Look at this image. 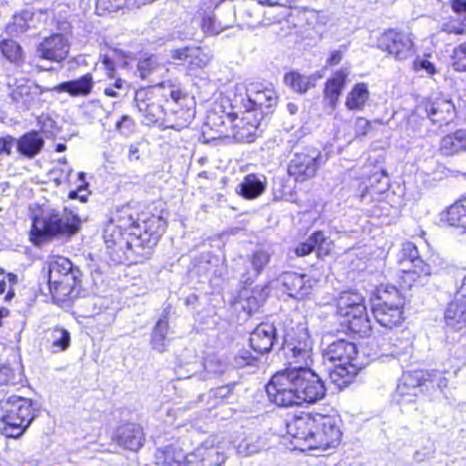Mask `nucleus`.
Segmentation results:
<instances>
[{"instance_id":"55","label":"nucleus","mask_w":466,"mask_h":466,"mask_svg":"<svg viewBox=\"0 0 466 466\" xmlns=\"http://www.w3.org/2000/svg\"><path fill=\"white\" fill-rule=\"evenodd\" d=\"M15 138L11 136L0 137V154L10 155L14 146Z\"/></svg>"},{"instance_id":"22","label":"nucleus","mask_w":466,"mask_h":466,"mask_svg":"<svg viewBox=\"0 0 466 466\" xmlns=\"http://www.w3.org/2000/svg\"><path fill=\"white\" fill-rule=\"evenodd\" d=\"M445 323L453 329H461L466 325V303L455 297L444 313Z\"/></svg>"},{"instance_id":"56","label":"nucleus","mask_w":466,"mask_h":466,"mask_svg":"<svg viewBox=\"0 0 466 466\" xmlns=\"http://www.w3.org/2000/svg\"><path fill=\"white\" fill-rule=\"evenodd\" d=\"M132 120L127 116H123L120 120L116 123V128L123 134L130 131Z\"/></svg>"},{"instance_id":"54","label":"nucleus","mask_w":466,"mask_h":466,"mask_svg":"<svg viewBox=\"0 0 466 466\" xmlns=\"http://www.w3.org/2000/svg\"><path fill=\"white\" fill-rule=\"evenodd\" d=\"M354 127L358 136H365L370 127V124L366 118L358 117L355 121Z\"/></svg>"},{"instance_id":"42","label":"nucleus","mask_w":466,"mask_h":466,"mask_svg":"<svg viewBox=\"0 0 466 466\" xmlns=\"http://www.w3.org/2000/svg\"><path fill=\"white\" fill-rule=\"evenodd\" d=\"M104 239L108 248L120 244L123 241L121 228L110 222L104 229Z\"/></svg>"},{"instance_id":"31","label":"nucleus","mask_w":466,"mask_h":466,"mask_svg":"<svg viewBox=\"0 0 466 466\" xmlns=\"http://www.w3.org/2000/svg\"><path fill=\"white\" fill-rule=\"evenodd\" d=\"M426 370L409 371L403 374L402 382L398 386L400 394L404 395L406 389L416 390V388L426 386Z\"/></svg>"},{"instance_id":"18","label":"nucleus","mask_w":466,"mask_h":466,"mask_svg":"<svg viewBox=\"0 0 466 466\" xmlns=\"http://www.w3.org/2000/svg\"><path fill=\"white\" fill-rule=\"evenodd\" d=\"M189 456L198 460L202 466H221L226 461L225 454L215 447L213 438L206 440Z\"/></svg>"},{"instance_id":"62","label":"nucleus","mask_w":466,"mask_h":466,"mask_svg":"<svg viewBox=\"0 0 466 466\" xmlns=\"http://www.w3.org/2000/svg\"><path fill=\"white\" fill-rule=\"evenodd\" d=\"M342 59V52L339 50H335L331 53L330 57L328 60L329 66L338 65Z\"/></svg>"},{"instance_id":"57","label":"nucleus","mask_w":466,"mask_h":466,"mask_svg":"<svg viewBox=\"0 0 466 466\" xmlns=\"http://www.w3.org/2000/svg\"><path fill=\"white\" fill-rule=\"evenodd\" d=\"M22 16V12L14 16V26L20 32H25L32 27L30 20L19 19Z\"/></svg>"},{"instance_id":"21","label":"nucleus","mask_w":466,"mask_h":466,"mask_svg":"<svg viewBox=\"0 0 466 466\" xmlns=\"http://www.w3.org/2000/svg\"><path fill=\"white\" fill-rule=\"evenodd\" d=\"M189 462L191 460L179 448L167 446L157 450L156 453V463L158 466H186Z\"/></svg>"},{"instance_id":"7","label":"nucleus","mask_w":466,"mask_h":466,"mask_svg":"<svg viewBox=\"0 0 466 466\" xmlns=\"http://www.w3.org/2000/svg\"><path fill=\"white\" fill-rule=\"evenodd\" d=\"M404 304L405 299L400 290L394 286H387L379 290L373 315L380 326L391 329L403 321Z\"/></svg>"},{"instance_id":"59","label":"nucleus","mask_w":466,"mask_h":466,"mask_svg":"<svg viewBox=\"0 0 466 466\" xmlns=\"http://www.w3.org/2000/svg\"><path fill=\"white\" fill-rule=\"evenodd\" d=\"M295 0H258V3L267 4L268 5L287 6L294 3Z\"/></svg>"},{"instance_id":"51","label":"nucleus","mask_w":466,"mask_h":466,"mask_svg":"<svg viewBox=\"0 0 466 466\" xmlns=\"http://www.w3.org/2000/svg\"><path fill=\"white\" fill-rule=\"evenodd\" d=\"M15 372L7 366L0 367V385L14 383Z\"/></svg>"},{"instance_id":"34","label":"nucleus","mask_w":466,"mask_h":466,"mask_svg":"<svg viewBox=\"0 0 466 466\" xmlns=\"http://www.w3.org/2000/svg\"><path fill=\"white\" fill-rule=\"evenodd\" d=\"M3 56L11 63L20 64L24 61V53L20 45L12 39H5L0 43Z\"/></svg>"},{"instance_id":"24","label":"nucleus","mask_w":466,"mask_h":466,"mask_svg":"<svg viewBox=\"0 0 466 466\" xmlns=\"http://www.w3.org/2000/svg\"><path fill=\"white\" fill-rule=\"evenodd\" d=\"M45 141L38 132L25 134L17 140V150L23 156L32 158L43 148Z\"/></svg>"},{"instance_id":"5","label":"nucleus","mask_w":466,"mask_h":466,"mask_svg":"<svg viewBox=\"0 0 466 466\" xmlns=\"http://www.w3.org/2000/svg\"><path fill=\"white\" fill-rule=\"evenodd\" d=\"M337 314L344 318V323L351 332L360 337L370 335V320L364 304V298L360 293L350 290L339 293L337 299Z\"/></svg>"},{"instance_id":"14","label":"nucleus","mask_w":466,"mask_h":466,"mask_svg":"<svg viewBox=\"0 0 466 466\" xmlns=\"http://www.w3.org/2000/svg\"><path fill=\"white\" fill-rule=\"evenodd\" d=\"M315 428V414L302 413L294 417L287 423V432L292 438L304 442L308 449H310V441H313Z\"/></svg>"},{"instance_id":"30","label":"nucleus","mask_w":466,"mask_h":466,"mask_svg":"<svg viewBox=\"0 0 466 466\" xmlns=\"http://www.w3.org/2000/svg\"><path fill=\"white\" fill-rule=\"evenodd\" d=\"M446 219L451 226L466 228V198L455 202L448 208Z\"/></svg>"},{"instance_id":"39","label":"nucleus","mask_w":466,"mask_h":466,"mask_svg":"<svg viewBox=\"0 0 466 466\" xmlns=\"http://www.w3.org/2000/svg\"><path fill=\"white\" fill-rule=\"evenodd\" d=\"M285 83L294 91L299 93H306L313 84L306 76L297 72H291L285 76Z\"/></svg>"},{"instance_id":"61","label":"nucleus","mask_w":466,"mask_h":466,"mask_svg":"<svg viewBox=\"0 0 466 466\" xmlns=\"http://www.w3.org/2000/svg\"><path fill=\"white\" fill-rule=\"evenodd\" d=\"M456 298L461 300V302L466 303V276L463 278L462 283L457 291Z\"/></svg>"},{"instance_id":"29","label":"nucleus","mask_w":466,"mask_h":466,"mask_svg":"<svg viewBox=\"0 0 466 466\" xmlns=\"http://www.w3.org/2000/svg\"><path fill=\"white\" fill-rule=\"evenodd\" d=\"M70 341V333L66 329L55 327L47 331V342L50 343L54 353L66 350Z\"/></svg>"},{"instance_id":"11","label":"nucleus","mask_w":466,"mask_h":466,"mask_svg":"<svg viewBox=\"0 0 466 466\" xmlns=\"http://www.w3.org/2000/svg\"><path fill=\"white\" fill-rule=\"evenodd\" d=\"M378 46L397 60H406L413 53V43L410 37L405 33L395 30L384 32L378 40Z\"/></svg>"},{"instance_id":"45","label":"nucleus","mask_w":466,"mask_h":466,"mask_svg":"<svg viewBox=\"0 0 466 466\" xmlns=\"http://www.w3.org/2000/svg\"><path fill=\"white\" fill-rule=\"evenodd\" d=\"M126 5V0H96V9L98 15L116 12Z\"/></svg>"},{"instance_id":"2","label":"nucleus","mask_w":466,"mask_h":466,"mask_svg":"<svg viewBox=\"0 0 466 466\" xmlns=\"http://www.w3.org/2000/svg\"><path fill=\"white\" fill-rule=\"evenodd\" d=\"M358 353L356 345L344 339L331 343L325 350V360L334 363V370L329 373L330 380L339 388L349 384L361 369L357 360Z\"/></svg>"},{"instance_id":"3","label":"nucleus","mask_w":466,"mask_h":466,"mask_svg":"<svg viewBox=\"0 0 466 466\" xmlns=\"http://www.w3.org/2000/svg\"><path fill=\"white\" fill-rule=\"evenodd\" d=\"M81 219L73 211L50 208L43 212L40 218H35L31 230L32 238L45 241L53 237L72 235L78 231Z\"/></svg>"},{"instance_id":"16","label":"nucleus","mask_w":466,"mask_h":466,"mask_svg":"<svg viewBox=\"0 0 466 466\" xmlns=\"http://www.w3.org/2000/svg\"><path fill=\"white\" fill-rule=\"evenodd\" d=\"M276 340V328L271 323H261L251 333L250 346L254 351L263 354L268 352Z\"/></svg>"},{"instance_id":"60","label":"nucleus","mask_w":466,"mask_h":466,"mask_svg":"<svg viewBox=\"0 0 466 466\" xmlns=\"http://www.w3.org/2000/svg\"><path fill=\"white\" fill-rule=\"evenodd\" d=\"M451 7L456 13L466 12V0H453Z\"/></svg>"},{"instance_id":"46","label":"nucleus","mask_w":466,"mask_h":466,"mask_svg":"<svg viewBox=\"0 0 466 466\" xmlns=\"http://www.w3.org/2000/svg\"><path fill=\"white\" fill-rule=\"evenodd\" d=\"M211 60V56L205 52L199 46H192L191 54L189 55V64L192 66L202 68L206 66Z\"/></svg>"},{"instance_id":"64","label":"nucleus","mask_w":466,"mask_h":466,"mask_svg":"<svg viewBox=\"0 0 466 466\" xmlns=\"http://www.w3.org/2000/svg\"><path fill=\"white\" fill-rule=\"evenodd\" d=\"M287 108H288L289 112L291 115L296 114V113L298 112V110H299L298 106H297L296 104H294V103H289V104L287 105Z\"/></svg>"},{"instance_id":"52","label":"nucleus","mask_w":466,"mask_h":466,"mask_svg":"<svg viewBox=\"0 0 466 466\" xmlns=\"http://www.w3.org/2000/svg\"><path fill=\"white\" fill-rule=\"evenodd\" d=\"M192 46H186L171 51V57L177 61H189V55L191 54Z\"/></svg>"},{"instance_id":"25","label":"nucleus","mask_w":466,"mask_h":466,"mask_svg":"<svg viewBox=\"0 0 466 466\" xmlns=\"http://www.w3.org/2000/svg\"><path fill=\"white\" fill-rule=\"evenodd\" d=\"M297 349L312 350V341L304 327H298L296 330H292L285 336L283 350Z\"/></svg>"},{"instance_id":"40","label":"nucleus","mask_w":466,"mask_h":466,"mask_svg":"<svg viewBox=\"0 0 466 466\" xmlns=\"http://www.w3.org/2000/svg\"><path fill=\"white\" fill-rule=\"evenodd\" d=\"M236 131L234 137L241 142H253L256 137L257 126L249 122H246L244 118L240 119L235 125Z\"/></svg>"},{"instance_id":"37","label":"nucleus","mask_w":466,"mask_h":466,"mask_svg":"<svg viewBox=\"0 0 466 466\" xmlns=\"http://www.w3.org/2000/svg\"><path fill=\"white\" fill-rule=\"evenodd\" d=\"M401 270L404 273L403 279L405 282H407V279L414 281L416 278L431 275V267L420 258L411 262V267L401 268Z\"/></svg>"},{"instance_id":"53","label":"nucleus","mask_w":466,"mask_h":466,"mask_svg":"<svg viewBox=\"0 0 466 466\" xmlns=\"http://www.w3.org/2000/svg\"><path fill=\"white\" fill-rule=\"evenodd\" d=\"M442 30L448 34L465 35L466 34V20L462 24H449L444 25Z\"/></svg>"},{"instance_id":"6","label":"nucleus","mask_w":466,"mask_h":466,"mask_svg":"<svg viewBox=\"0 0 466 466\" xmlns=\"http://www.w3.org/2000/svg\"><path fill=\"white\" fill-rule=\"evenodd\" d=\"M81 272L77 267L64 257H58L49 263L48 285L52 296L66 301L75 296L76 288L80 282Z\"/></svg>"},{"instance_id":"32","label":"nucleus","mask_w":466,"mask_h":466,"mask_svg":"<svg viewBox=\"0 0 466 466\" xmlns=\"http://www.w3.org/2000/svg\"><path fill=\"white\" fill-rule=\"evenodd\" d=\"M53 16L52 10L48 8H29L22 11V16L19 19L30 20L32 27L37 28L47 24Z\"/></svg>"},{"instance_id":"10","label":"nucleus","mask_w":466,"mask_h":466,"mask_svg":"<svg viewBox=\"0 0 466 466\" xmlns=\"http://www.w3.org/2000/svg\"><path fill=\"white\" fill-rule=\"evenodd\" d=\"M416 114L428 117L433 124L442 126L454 118L455 107L449 99L441 96L431 97L417 106Z\"/></svg>"},{"instance_id":"36","label":"nucleus","mask_w":466,"mask_h":466,"mask_svg":"<svg viewBox=\"0 0 466 466\" xmlns=\"http://www.w3.org/2000/svg\"><path fill=\"white\" fill-rule=\"evenodd\" d=\"M168 330V323L165 319H159L152 333L151 345L152 348L159 352H163L166 350V335Z\"/></svg>"},{"instance_id":"35","label":"nucleus","mask_w":466,"mask_h":466,"mask_svg":"<svg viewBox=\"0 0 466 466\" xmlns=\"http://www.w3.org/2000/svg\"><path fill=\"white\" fill-rule=\"evenodd\" d=\"M13 102L25 109H29L35 99L32 87L28 85H20L14 88L10 94Z\"/></svg>"},{"instance_id":"44","label":"nucleus","mask_w":466,"mask_h":466,"mask_svg":"<svg viewBox=\"0 0 466 466\" xmlns=\"http://www.w3.org/2000/svg\"><path fill=\"white\" fill-rule=\"evenodd\" d=\"M267 295L264 289H254L251 295L246 299V305L243 306L248 312L256 311L265 302Z\"/></svg>"},{"instance_id":"23","label":"nucleus","mask_w":466,"mask_h":466,"mask_svg":"<svg viewBox=\"0 0 466 466\" xmlns=\"http://www.w3.org/2000/svg\"><path fill=\"white\" fill-rule=\"evenodd\" d=\"M266 188L265 178L255 174L247 175L236 188L237 193L247 199H254L260 196Z\"/></svg>"},{"instance_id":"13","label":"nucleus","mask_w":466,"mask_h":466,"mask_svg":"<svg viewBox=\"0 0 466 466\" xmlns=\"http://www.w3.org/2000/svg\"><path fill=\"white\" fill-rule=\"evenodd\" d=\"M278 280L289 297L301 299L307 297L312 289V279L306 274L293 271L282 273Z\"/></svg>"},{"instance_id":"12","label":"nucleus","mask_w":466,"mask_h":466,"mask_svg":"<svg viewBox=\"0 0 466 466\" xmlns=\"http://www.w3.org/2000/svg\"><path fill=\"white\" fill-rule=\"evenodd\" d=\"M69 48L70 44L66 35L54 34L37 45L36 54L40 58L60 63L67 57Z\"/></svg>"},{"instance_id":"27","label":"nucleus","mask_w":466,"mask_h":466,"mask_svg":"<svg viewBox=\"0 0 466 466\" xmlns=\"http://www.w3.org/2000/svg\"><path fill=\"white\" fill-rule=\"evenodd\" d=\"M284 354L289 364L288 369H310L313 362L312 350H284Z\"/></svg>"},{"instance_id":"15","label":"nucleus","mask_w":466,"mask_h":466,"mask_svg":"<svg viewBox=\"0 0 466 466\" xmlns=\"http://www.w3.org/2000/svg\"><path fill=\"white\" fill-rule=\"evenodd\" d=\"M143 428L134 423L119 426L112 436V441L119 447L130 451H137L144 441Z\"/></svg>"},{"instance_id":"47","label":"nucleus","mask_w":466,"mask_h":466,"mask_svg":"<svg viewBox=\"0 0 466 466\" xmlns=\"http://www.w3.org/2000/svg\"><path fill=\"white\" fill-rule=\"evenodd\" d=\"M452 60L454 70L459 72L466 71V41L454 48Z\"/></svg>"},{"instance_id":"50","label":"nucleus","mask_w":466,"mask_h":466,"mask_svg":"<svg viewBox=\"0 0 466 466\" xmlns=\"http://www.w3.org/2000/svg\"><path fill=\"white\" fill-rule=\"evenodd\" d=\"M147 223H149V225H147V232L156 225V230L150 233L151 237L163 233L167 227V222L163 219L161 215H152L150 218H147Z\"/></svg>"},{"instance_id":"9","label":"nucleus","mask_w":466,"mask_h":466,"mask_svg":"<svg viewBox=\"0 0 466 466\" xmlns=\"http://www.w3.org/2000/svg\"><path fill=\"white\" fill-rule=\"evenodd\" d=\"M321 160V152L313 147H307L294 154L288 172L296 181L303 182L315 177Z\"/></svg>"},{"instance_id":"19","label":"nucleus","mask_w":466,"mask_h":466,"mask_svg":"<svg viewBox=\"0 0 466 466\" xmlns=\"http://www.w3.org/2000/svg\"><path fill=\"white\" fill-rule=\"evenodd\" d=\"M466 150V130L459 129L441 137L439 152L444 157H452Z\"/></svg>"},{"instance_id":"20","label":"nucleus","mask_w":466,"mask_h":466,"mask_svg":"<svg viewBox=\"0 0 466 466\" xmlns=\"http://www.w3.org/2000/svg\"><path fill=\"white\" fill-rule=\"evenodd\" d=\"M349 72L341 69L334 74L326 83L324 90V99L328 101L329 106L334 109L339 97L341 95Z\"/></svg>"},{"instance_id":"58","label":"nucleus","mask_w":466,"mask_h":466,"mask_svg":"<svg viewBox=\"0 0 466 466\" xmlns=\"http://www.w3.org/2000/svg\"><path fill=\"white\" fill-rule=\"evenodd\" d=\"M414 67L416 69H424L429 74H433L435 72V67L433 64L426 59H419L414 62Z\"/></svg>"},{"instance_id":"38","label":"nucleus","mask_w":466,"mask_h":466,"mask_svg":"<svg viewBox=\"0 0 466 466\" xmlns=\"http://www.w3.org/2000/svg\"><path fill=\"white\" fill-rule=\"evenodd\" d=\"M326 241L324 234L320 231H318L309 237L305 242L299 244L295 252L298 256H306L310 254L315 248L318 247L319 249L321 248V246Z\"/></svg>"},{"instance_id":"26","label":"nucleus","mask_w":466,"mask_h":466,"mask_svg":"<svg viewBox=\"0 0 466 466\" xmlns=\"http://www.w3.org/2000/svg\"><path fill=\"white\" fill-rule=\"evenodd\" d=\"M247 96L253 107L268 108L276 100L271 89H258L254 84H250L247 88Z\"/></svg>"},{"instance_id":"1","label":"nucleus","mask_w":466,"mask_h":466,"mask_svg":"<svg viewBox=\"0 0 466 466\" xmlns=\"http://www.w3.org/2000/svg\"><path fill=\"white\" fill-rule=\"evenodd\" d=\"M269 400L280 407L315 403L326 396V387L311 369H286L274 374L266 387Z\"/></svg>"},{"instance_id":"28","label":"nucleus","mask_w":466,"mask_h":466,"mask_svg":"<svg viewBox=\"0 0 466 466\" xmlns=\"http://www.w3.org/2000/svg\"><path fill=\"white\" fill-rule=\"evenodd\" d=\"M369 97L370 92L367 85L359 83L348 94L345 106L349 110H362Z\"/></svg>"},{"instance_id":"48","label":"nucleus","mask_w":466,"mask_h":466,"mask_svg":"<svg viewBox=\"0 0 466 466\" xmlns=\"http://www.w3.org/2000/svg\"><path fill=\"white\" fill-rule=\"evenodd\" d=\"M258 358L254 357L248 350H240L234 357V365L241 369L247 366H256Z\"/></svg>"},{"instance_id":"33","label":"nucleus","mask_w":466,"mask_h":466,"mask_svg":"<svg viewBox=\"0 0 466 466\" xmlns=\"http://www.w3.org/2000/svg\"><path fill=\"white\" fill-rule=\"evenodd\" d=\"M270 260V255L265 250H257L253 252L248 258L251 268L248 270V274L251 277H248V279L251 278H257L268 264Z\"/></svg>"},{"instance_id":"8","label":"nucleus","mask_w":466,"mask_h":466,"mask_svg":"<svg viewBox=\"0 0 466 466\" xmlns=\"http://www.w3.org/2000/svg\"><path fill=\"white\" fill-rule=\"evenodd\" d=\"M341 420L336 416L315 414V428L310 449L327 450L337 447L341 441Z\"/></svg>"},{"instance_id":"63","label":"nucleus","mask_w":466,"mask_h":466,"mask_svg":"<svg viewBox=\"0 0 466 466\" xmlns=\"http://www.w3.org/2000/svg\"><path fill=\"white\" fill-rule=\"evenodd\" d=\"M104 93L107 96L116 97L118 94L114 90L113 87H106Z\"/></svg>"},{"instance_id":"41","label":"nucleus","mask_w":466,"mask_h":466,"mask_svg":"<svg viewBox=\"0 0 466 466\" xmlns=\"http://www.w3.org/2000/svg\"><path fill=\"white\" fill-rule=\"evenodd\" d=\"M264 448L259 438L249 436L239 442L237 450L238 454L247 457L260 452Z\"/></svg>"},{"instance_id":"43","label":"nucleus","mask_w":466,"mask_h":466,"mask_svg":"<svg viewBox=\"0 0 466 466\" xmlns=\"http://www.w3.org/2000/svg\"><path fill=\"white\" fill-rule=\"evenodd\" d=\"M425 380L426 384L430 383L431 388H437L440 390L447 388L449 382L444 371L435 370H426Z\"/></svg>"},{"instance_id":"49","label":"nucleus","mask_w":466,"mask_h":466,"mask_svg":"<svg viewBox=\"0 0 466 466\" xmlns=\"http://www.w3.org/2000/svg\"><path fill=\"white\" fill-rule=\"evenodd\" d=\"M401 252L403 255V260L400 261L402 268L409 267L408 264H411V262L420 258L416 246L411 242L404 243Z\"/></svg>"},{"instance_id":"17","label":"nucleus","mask_w":466,"mask_h":466,"mask_svg":"<svg viewBox=\"0 0 466 466\" xmlns=\"http://www.w3.org/2000/svg\"><path fill=\"white\" fill-rule=\"evenodd\" d=\"M95 86L92 74L87 73L81 77L66 81L54 86L52 90L57 93L66 92L73 97L87 96L91 94Z\"/></svg>"},{"instance_id":"4","label":"nucleus","mask_w":466,"mask_h":466,"mask_svg":"<svg viewBox=\"0 0 466 466\" xmlns=\"http://www.w3.org/2000/svg\"><path fill=\"white\" fill-rule=\"evenodd\" d=\"M32 400L19 396H10L0 401L3 434L7 438H19L35 418Z\"/></svg>"}]
</instances>
